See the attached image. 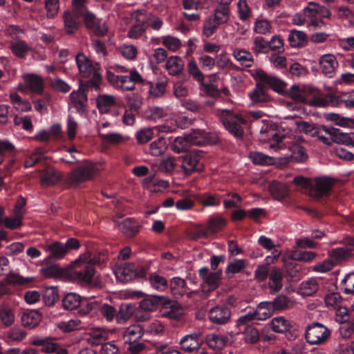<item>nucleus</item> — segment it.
I'll return each mask as SVG.
<instances>
[{
	"mask_svg": "<svg viewBox=\"0 0 354 354\" xmlns=\"http://www.w3.org/2000/svg\"><path fill=\"white\" fill-rule=\"evenodd\" d=\"M319 289V285L315 279H310L301 284V293L306 296H311Z\"/></svg>",
	"mask_w": 354,
	"mask_h": 354,
	"instance_id": "48",
	"label": "nucleus"
},
{
	"mask_svg": "<svg viewBox=\"0 0 354 354\" xmlns=\"http://www.w3.org/2000/svg\"><path fill=\"white\" fill-rule=\"evenodd\" d=\"M208 317L214 324H225L230 317V311L226 307L216 306L209 310Z\"/></svg>",
	"mask_w": 354,
	"mask_h": 354,
	"instance_id": "13",
	"label": "nucleus"
},
{
	"mask_svg": "<svg viewBox=\"0 0 354 354\" xmlns=\"http://www.w3.org/2000/svg\"><path fill=\"white\" fill-rule=\"evenodd\" d=\"M142 15L143 17L145 16V14L143 11H136L135 12L134 17L139 23L147 22L149 26L156 30L160 29L162 26L163 21L160 18L151 15L147 16L146 20H145L144 17H142Z\"/></svg>",
	"mask_w": 354,
	"mask_h": 354,
	"instance_id": "22",
	"label": "nucleus"
},
{
	"mask_svg": "<svg viewBox=\"0 0 354 354\" xmlns=\"http://www.w3.org/2000/svg\"><path fill=\"white\" fill-rule=\"evenodd\" d=\"M166 148V142L165 139L160 138L151 143L149 146V152L152 156H158L165 151Z\"/></svg>",
	"mask_w": 354,
	"mask_h": 354,
	"instance_id": "54",
	"label": "nucleus"
},
{
	"mask_svg": "<svg viewBox=\"0 0 354 354\" xmlns=\"http://www.w3.org/2000/svg\"><path fill=\"white\" fill-rule=\"evenodd\" d=\"M330 335L331 330L319 322L308 324L305 331V338L310 345H320L326 343Z\"/></svg>",
	"mask_w": 354,
	"mask_h": 354,
	"instance_id": "5",
	"label": "nucleus"
},
{
	"mask_svg": "<svg viewBox=\"0 0 354 354\" xmlns=\"http://www.w3.org/2000/svg\"><path fill=\"white\" fill-rule=\"evenodd\" d=\"M260 339L259 330L252 326L245 325V342L255 344Z\"/></svg>",
	"mask_w": 354,
	"mask_h": 354,
	"instance_id": "62",
	"label": "nucleus"
},
{
	"mask_svg": "<svg viewBox=\"0 0 354 354\" xmlns=\"http://www.w3.org/2000/svg\"><path fill=\"white\" fill-rule=\"evenodd\" d=\"M245 72L250 73L256 80L264 82L275 92L282 95H286L287 84L279 78L268 75L261 69H248L245 70Z\"/></svg>",
	"mask_w": 354,
	"mask_h": 354,
	"instance_id": "7",
	"label": "nucleus"
},
{
	"mask_svg": "<svg viewBox=\"0 0 354 354\" xmlns=\"http://www.w3.org/2000/svg\"><path fill=\"white\" fill-rule=\"evenodd\" d=\"M59 179V174L51 169L43 171L41 176V183L45 185H53L57 182Z\"/></svg>",
	"mask_w": 354,
	"mask_h": 354,
	"instance_id": "58",
	"label": "nucleus"
},
{
	"mask_svg": "<svg viewBox=\"0 0 354 354\" xmlns=\"http://www.w3.org/2000/svg\"><path fill=\"white\" fill-rule=\"evenodd\" d=\"M191 146V143L187 135L185 137L176 138L171 145V149L174 151L179 153L188 151Z\"/></svg>",
	"mask_w": 354,
	"mask_h": 354,
	"instance_id": "47",
	"label": "nucleus"
},
{
	"mask_svg": "<svg viewBox=\"0 0 354 354\" xmlns=\"http://www.w3.org/2000/svg\"><path fill=\"white\" fill-rule=\"evenodd\" d=\"M291 151V157L297 162H303L308 159L306 149L298 144H292L289 147Z\"/></svg>",
	"mask_w": 354,
	"mask_h": 354,
	"instance_id": "46",
	"label": "nucleus"
},
{
	"mask_svg": "<svg viewBox=\"0 0 354 354\" xmlns=\"http://www.w3.org/2000/svg\"><path fill=\"white\" fill-rule=\"evenodd\" d=\"M227 341V337L214 333L208 334L205 337L207 346L213 350L222 349L225 346Z\"/></svg>",
	"mask_w": 354,
	"mask_h": 354,
	"instance_id": "27",
	"label": "nucleus"
},
{
	"mask_svg": "<svg viewBox=\"0 0 354 354\" xmlns=\"http://www.w3.org/2000/svg\"><path fill=\"white\" fill-rule=\"evenodd\" d=\"M330 129H333L332 127L322 125L318 129L319 133L316 134L320 141L328 146L331 145L332 142V131Z\"/></svg>",
	"mask_w": 354,
	"mask_h": 354,
	"instance_id": "60",
	"label": "nucleus"
},
{
	"mask_svg": "<svg viewBox=\"0 0 354 354\" xmlns=\"http://www.w3.org/2000/svg\"><path fill=\"white\" fill-rule=\"evenodd\" d=\"M269 191L272 196L279 201L283 200L288 194L287 186L285 184L277 182H272L270 185Z\"/></svg>",
	"mask_w": 354,
	"mask_h": 354,
	"instance_id": "36",
	"label": "nucleus"
},
{
	"mask_svg": "<svg viewBox=\"0 0 354 354\" xmlns=\"http://www.w3.org/2000/svg\"><path fill=\"white\" fill-rule=\"evenodd\" d=\"M187 71L197 82H203L204 80V75L194 59H191L188 62Z\"/></svg>",
	"mask_w": 354,
	"mask_h": 354,
	"instance_id": "63",
	"label": "nucleus"
},
{
	"mask_svg": "<svg viewBox=\"0 0 354 354\" xmlns=\"http://www.w3.org/2000/svg\"><path fill=\"white\" fill-rule=\"evenodd\" d=\"M134 306L131 304H122L120 306L119 312L116 315L118 324L125 323L132 316Z\"/></svg>",
	"mask_w": 354,
	"mask_h": 354,
	"instance_id": "39",
	"label": "nucleus"
},
{
	"mask_svg": "<svg viewBox=\"0 0 354 354\" xmlns=\"http://www.w3.org/2000/svg\"><path fill=\"white\" fill-rule=\"evenodd\" d=\"M43 300L46 306H53L58 299V291L56 287H46L43 290Z\"/></svg>",
	"mask_w": 354,
	"mask_h": 354,
	"instance_id": "43",
	"label": "nucleus"
},
{
	"mask_svg": "<svg viewBox=\"0 0 354 354\" xmlns=\"http://www.w3.org/2000/svg\"><path fill=\"white\" fill-rule=\"evenodd\" d=\"M15 313L8 304L0 305V320L5 326H10L15 322Z\"/></svg>",
	"mask_w": 354,
	"mask_h": 354,
	"instance_id": "34",
	"label": "nucleus"
},
{
	"mask_svg": "<svg viewBox=\"0 0 354 354\" xmlns=\"http://www.w3.org/2000/svg\"><path fill=\"white\" fill-rule=\"evenodd\" d=\"M116 224L119 230L128 236H133L138 232L136 222L130 218L117 221Z\"/></svg>",
	"mask_w": 354,
	"mask_h": 354,
	"instance_id": "35",
	"label": "nucleus"
},
{
	"mask_svg": "<svg viewBox=\"0 0 354 354\" xmlns=\"http://www.w3.org/2000/svg\"><path fill=\"white\" fill-rule=\"evenodd\" d=\"M213 18L221 25L227 21L229 19V8L227 6L220 5L215 10Z\"/></svg>",
	"mask_w": 354,
	"mask_h": 354,
	"instance_id": "59",
	"label": "nucleus"
},
{
	"mask_svg": "<svg viewBox=\"0 0 354 354\" xmlns=\"http://www.w3.org/2000/svg\"><path fill=\"white\" fill-rule=\"evenodd\" d=\"M82 15L77 14L74 10V12L70 11H65L63 14V19L64 23V29L68 34L75 32L79 26V21L77 20L80 16Z\"/></svg>",
	"mask_w": 354,
	"mask_h": 354,
	"instance_id": "16",
	"label": "nucleus"
},
{
	"mask_svg": "<svg viewBox=\"0 0 354 354\" xmlns=\"http://www.w3.org/2000/svg\"><path fill=\"white\" fill-rule=\"evenodd\" d=\"M10 98L14 108L19 111H28L32 108L30 103L28 100H22L17 93H11Z\"/></svg>",
	"mask_w": 354,
	"mask_h": 354,
	"instance_id": "41",
	"label": "nucleus"
},
{
	"mask_svg": "<svg viewBox=\"0 0 354 354\" xmlns=\"http://www.w3.org/2000/svg\"><path fill=\"white\" fill-rule=\"evenodd\" d=\"M81 304L82 297L77 293L69 292L62 299V306L65 310H73L77 308Z\"/></svg>",
	"mask_w": 354,
	"mask_h": 354,
	"instance_id": "25",
	"label": "nucleus"
},
{
	"mask_svg": "<svg viewBox=\"0 0 354 354\" xmlns=\"http://www.w3.org/2000/svg\"><path fill=\"white\" fill-rule=\"evenodd\" d=\"M75 61L82 77L90 78L95 82L100 80L101 76L98 72L97 64H93L83 53H78L75 57Z\"/></svg>",
	"mask_w": 354,
	"mask_h": 354,
	"instance_id": "6",
	"label": "nucleus"
},
{
	"mask_svg": "<svg viewBox=\"0 0 354 354\" xmlns=\"http://www.w3.org/2000/svg\"><path fill=\"white\" fill-rule=\"evenodd\" d=\"M24 80L27 88L31 91L40 93L43 90L42 79L36 75L26 74L24 75Z\"/></svg>",
	"mask_w": 354,
	"mask_h": 354,
	"instance_id": "23",
	"label": "nucleus"
},
{
	"mask_svg": "<svg viewBox=\"0 0 354 354\" xmlns=\"http://www.w3.org/2000/svg\"><path fill=\"white\" fill-rule=\"evenodd\" d=\"M353 251L352 248H337L329 251V257L336 261L345 259Z\"/></svg>",
	"mask_w": 354,
	"mask_h": 354,
	"instance_id": "55",
	"label": "nucleus"
},
{
	"mask_svg": "<svg viewBox=\"0 0 354 354\" xmlns=\"http://www.w3.org/2000/svg\"><path fill=\"white\" fill-rule=\"evenodd\" d=\"M324 115L327 120L334 122L337 125L354 128V119L353 118L342 117L339 114L335 113H325Z\"/></svg>",
	"mask_w": 354,
	"mask_h": 354,
	"instance_id": "33",
	"label": "nucleus"
},
{
	"mask_svg": "<svg viewBox=\"0 0 354 354\" xmlns=\"http://www.w3.org/2000/svg\"><path fill=\"white\" fill-rule=\"evenodd\" d=\"M102 162H93L85 160L71 171L68 181L71 185L76 186L90 180L102 169Z\"/></svg>",
	"mask_w": 354,
	"mask_h": 354,
	"instance_id": "2",
	"label": "nucleus"
},
{
	"mask_svg": "<svg viewBox=\"0 0 354 354\" xmlns=\"http://www.w3.org/2000/svg\"><path fill=\"white\" fill-rule=\"evenodd\" d=\"M319 65L322 73L330 75L335 71L339 64L333 55L326 54L320 57Z\"/></svg>",
	"mask_w": 354,
	"mask_h": 354,
	"instance_id": "15",
	"label": "nucleus"
},
{
	"mask_svg": "<svg viewBox=\"0 0 354 354\" xmlns=\"http://www.w3.org/2000/svg\"><path fill=\"white\" fill-rule=\"evenodd\" d=\"M330 131H332V142L337 144L345 145L346 146H354V141L349 134L342 133L339 129L333 127Z\"/></svg>",
	"mask_w": 354,
	"mask_h": 354,
	"instance_id": "38",
	"label": "nucleus"
},
{
	"mask_svg": "<svg viewBox=\"0 0 354 354\" xmlns=\"http://www.w3.org/2000/svg\"><path fill=\"white\" fill-rule=\"evenodd\" d=\"M12 53L17 57H24L30 50L29 45L24 40H13L10 43Z\"/></svg>",
	"mask_w": 354,
	"mask_h": 354,
	"instance_id": "32",
	"label": "nucleus"
},
{
	"mask_svg": "<svg viewBox=\"0 0 354 354\" xmlns=\"http://www.w3.org/2000/svg\"><path fill=\"white\" fill-rule=\"evenodd\" d=\"M268 287L271 293L279 292L283 286V272L279 267L272 268L268 275Z\"/></svg>",
	"mask_w": 354,
	"mask_h": 354,
	"instance_id": "12",
	"label": "nucleus"
},
{
	"mask_svg": "<svg viewBox=\"0 0 354 354\" xmlns=\"http://www.w3.org/2000/svg\"><path fill=\"white\" fill-rule=\"evenodd\" d=\"M109 333L102 328H95L89 333L88 342L94 345H98L108 339Z\"/></svg>",
	"mask_w": 354,
	"mask_h": 354,
	"instance_id": "40",
	"label": "nucleus"
},
{
	"mask_svg": "<svg viewBox=\"0 0 354 354\" xmlns=\"http://www.w3.org/2000/svg\"><path fill=\"white\" fill-rule=\"evenodd\" d=\"M249 158L255 165H270L274 163L273 158L257 151L250 152Z\"/></svg>",
	"mask_w": 354,
	"mask_h": 354,
	"instance_id": "45",
	"label": "nucleus"
},
{
	"mask_svg": "<svg viewBox=\"0 0 354 354\" xmlns=\"http://www.w3.org/2000/svg\"><path fill=\"white\" fill-rule=\"evenodd\" d=\"M149 280L151 286L156 290L162 291L165 290L167 286V282L165 277L156 273L151 274Z\"/></svg>",
	"mask_w": 354,
	"mask_h": 354,
	"instance_id": "56",
	"label": "nucleus"
},
{
	"mask_svg": "<svg viewBox=\"0 0 354 354\" xmlns=\"http://www.w3.org/2000/svg\"><path fill=\"white\" fill-rule=\"evenodd\" d=\"M274 310H286L295 306V301L284 295H278L272 301H270Z\"/></svg>",
	"mask_w": 354,
	"mask_h": 354,
	"instance_id": "24",
	"label": "nucleus"
},
{
	"mask_svg": "<svg viewBox=\"0 0 354 354\" xmlns=\"http://www.w3.org/2000/svg\"><path fill=\"white\" fill-rule=\"evenodd\" d=\"M271 328L276 333H283L289 330L290 324L284 317H278L272 319Z\"/></svg>",
	"mask_w": 354,
	"mask_h": 354,
	"instance_id": "44",
	"label": "nucleus"
},
{
	"mask_svg": "<svg viewBox=\"0 0 354 354\" xmlns=\"http://www.w3.org/2000/svg\"><path fill=\"white\" fill-rule=\"evenodd\" d=\"M283 96L290 97L295 102L303 103V102H304L303 86L292 85L288 91L286 90V95H283Z\"/></svg>",
	"mask_w": 354,
	"mask_h": 354,
	"instance_id": "53",
	"label": "nucleus"
},
{
	"mask_svg": "<svg viewBox=\"0 0 354 354\" xmlns=\"http://www.w3.org/2000/svg\"><path fill=\"white\" fill-rule=\"evenodd\" d=\"M70 99L72 104L76 108L77 111L82 113L87 101V95L85 91L79 88L77 91L72 92L70 94Z\"/></svg>",
	"mask_w": 354,
	"mask_h": 354,
	"instance_id": "19",
	"label": "nucleus"
},
{
	"mask_svg": "<svg viewBox=\"0 0 354 354\" xmlns=\"http://www.w3.org/2000/svg\"><path fill=\"white\" fill-rule=\"evenodd\" d=\"M339 334L344 339H349L354 335V319L348 322L340 324Z\"/></svg>",
	"mask_w": 354,
	"mask_h": 354,
	"instance_id": "64",
	"label": "nucleus"
},
{
	"mask_svg": "<svg viewBox=\"0 0 354 354\" xmlns=\"http://www.w3.org/2000/svg\"><path fill=\"white\" fill-rule=\"evenodd\" d=\"M46 250L49 252L53 259H61L67 254L66 246L64 243L55 241L46 246Z\"/></svg>",
	"mask_w": 354,
	"mask_h": 354,
	"instance_id": "31",
	"label": "nucleus"
},
{
	"mask_svg": "<svg viewBox=\"0 0 354 354\" xmlns=\"http://www.w3.org/2000/svg\"><path fill=\"white\" fill-rule=\"evenodd\" d=\"M288 41L291 47L300 48L306 44L307 37L303 31L292 30L290 32Z\"/></svg>",
	"mask_w": 354,
	"mask_h": 354,
	"instance_id": "26",
	"label": "nucleus"
},
{
	"mask_svg": "<svg viewBox=\"0 0 354 354\" xmlns=\"http://www.w3.org/2000/svg\"><path fill=\"white\" fill-rule=\"evenodd\" d=\"M217 115L221 118L225 128L234 137L242 139L243 119L241 115L235 114L228 109H218Z\"/></svg>",
	"mask_w": 354,
	"mask_h": 354,
	"instance_id": "4",
	"label": "nucleus"
},
{
	"mask_svg": "<svg viewBox=\"0 0 354 354\" xmlns=\"http://www.w3.org/2000/svg\"><path fill=\"white\" fill-rule=\"evenodd\" d=\"M215 62L216 66L221 70L229 71L236 68L225 52H222L218 55L215 59Z\"/></svg>",
	"mask_w": 354,
	"mask_h": 354,
	"instance_id": "42",
	"label": "nucleus"
},
{
	"mask_svg": "<svg viewBox=\"0 0 354 354\" xmlns=\"http://www.w3.org/2000/svg\"><path fill=\"white\" fill-rule=\"evenodd\" d=\"M57 326L64 333H68L82 328L81 322L77 319L62 321L58 322Z\"/></svg>",
	"mask_w": 354,
	"mask_h": 354,
	"instance_id": "51",
	"label": "nucleus"
},
{
	"mask_svg": "<svg viewBox=\"0 0 354 354\" xmlns=\"http://www.w3.org/2000/svg\"><path fill=\"white\" fill-rule=\"evenodd\" d=\"M338 99V95L329 94L324 97H320L318 94L315 95L314 98L311 99L309 105L317 107H326L329 105L337 106L339 105Z\"/></svg>",
	"mask_w": 354,
	"mask_h": 354,
	"instance_id": "18",
	"label": "nucleus"
},
{
	"mask_svg": "<svg viewBox=\"0 0 354 354\" xmlns=\"http://www.w3.org/2000/svg\"><path fill=\"white\" fill-rule=\"evenodd\" d=\"M100 137L108 144L116 145L129 139L127 136L118 133H110L100 135Z\"/></svg>",
	"mask_w": 354,
	"mask_h": 354,
	"instance_id": "52",
	"label": "nucleus"
},
{
	"mask_svg": "<svg viewBox=\"0 0 354 354\" xmlns=\"http://www.w3.org/2000/svg\"><path fill=\"white\" fill-rule=\"evenodd\" d=\"M115 102V97L112 95L102 94L96 98L97 106L101 113H108Z\"/></svg>",
	"mask_w": 354,
	"mask_h": 354,
	"instance_id": "20",
	"label": "nucleus"
},
{
	"mask_svg": "<svg viewBox=\"0 0 354 354\" xmlns=\"http://www.w3.org/2000/svg\"><path fill=\"white\" fill-rule=\"evenodd\" d=\"M191 145L202 146L210 142V134L204 130L194 129L187 135Z\"/></svg>",
	"mask_w": 354,
	"mask_h": 354,
	"instance_id": "17",
	"label": "nucleus"
},
{
	"mask_svg": "<svg viewBox=\"0 0 354 354\" xmlns=\"http://www.w3.org/2000/svg\"><path fill=\"white\" fill-rule=\"evenodd\" d=\"M143 335L142 328L138 324H134L127 328L124 333L126 342L129 344L138 341Z\"/></svg>",
	"mask_w": 354,
	"mask_h": 354,
	"instance_id": "30",
	"label": "nucleus"
},
{
	"mask_svg": "<svg viewBox=\"0 0 354 354\" xmlns=\"http://www.w3.org/2000/svg\"><path fill=\"white\" fill-rule=\"evenodd\" d=\"M41 318V314L37 310L26 311L21 316V322L24 326L32 328L39 324Z\"/></svg>",
	"mask_w": 354,
	"mask_h": 354,
	"instance_id": "28",
	"label": "nucleus"
},
{
	"mask_svg": "<svg viewBox=\"0 0 354 354\" xmlns=\"http://www.w3.org/2000/svg\"><path fill=\"white\" fill-rule=\"evenodd\" d=\"M185 281L178 277H173L170 282L171 290L174 295H183L185 292Z\"/></svg>",
	"mask_w": 354,
	"mask_h": 354,
	"instance_id": "57",
	"label": "nucleus"
},
{
	"mask_svg": "<svg viewBox=\"0 0 354 354\" xmlns=\"http://www.w3.org/2000/svg\"><path fill=\"white\" fill-rule=\"evenodd\" d=\"M106 77L113 86L124 91H133L136 84L142 81L141 75L135 68L131 69L129 75H116L108 71Z\"/></svg>",
	"mask_w": 354,
	"mask_h": 354,
	"instance_id": "3",
	"label": "nucleus"
},
{
	"mask_svg": "<svg viewBox=\"0 0 354 354\" xmlns=\"http://www.w3.org/2000/svg\"><path fill=\"white\" fill-rule=\"evenodd\" d=\"M274 311V310L270 301H263L260 303L256 309L257 321H263L270 318Z\"/></svg>",
	"mask_w": 354,
	"mask_h": 354,
	"instance_id": "37",
	"label": "nucleus"
},
{
	"mask_svg": "<svg viewBox=\"0 0 354 354\" xmlns=\"http://www.w3.org/2000/svg\"><path fill=\"white\" fill-rule=\"evenodd\" d=\"M201 158L199 151H193L183 157L182 168L185 173L189 174L198 169V164Z\"/></svg>",
	"mask_w": 354,
	"mask_h": 354,
	"instance_id": "14",
	"label": "nucleus"
},
{
	"mask_svg": "<svg viewBox=\"0 0 354 354\" xmlns=\"http://www.w3.org/2000/svg\"><path fill=\"white\" fill-rule=\"evenodd\" d=\"M114 274L118 281L124 283L144 276L142 269L141 268L137 269L133 263H123L117 266L114 269Z\"/></svg>",
	"mask_w": 354,
	"mask_h": 354,
	"instance_id": "9",
	"label": "nucleus"
},
{
	"mask_svg": "<svg viewBox=\"0 0 354 354\" xmlns=\"http://www.w3.org/2000/svg\"><path fill=\"white\" fill-rule=\"evenodd\" d=\"M285 138L283 131L277 129L275 125H271L261 131V140L269 143V148L275 151L284 147L282 142Z\"/></svg>",
	"mask_w": 354,
	"mask_h": 354,
	"instance_id": "8",
	"label": "nucleus"
},
{
	"mask_svg": "<svg viewBox=\"0 0 354 354\" xmlns=\"http://www.w3.org/2000/svg\"><path fill=\"white\" fill-rule=\"evenodd\" d=\"M198 274L203 283L208 286V290H212L218 286L222 270L209 272L207 267H203L198 270Z\"/></svg>",
	"mask_w": 354,
	"mask_h": 354,
	"instance_id": "11",
	"label": "nucleus"
},
{
	"mask_svg": "<svg viewBox=\"0 0 354 354\" xmlns=\"http://www.w3.org/2000/svg\"><path fill=\"white\" fill-rule=\"evenodd\" d=\"M106 259V251L100 252L97 255H93L90 251L81 254L71 263V279L81 283H90L95 274L94 266L104 262Z\"/></svg>",
	"mask_w": 354,
	"mask_h": 354,
	"instance_id": "1",
	"label": "nucleus"
},
{
	"mask_svg": "<svg viewBox=\"0 0 354 354\" xmlns=\"http://www.w3.org/2000/svg\"><path fill=\"white\" fill-rule=\"evenodd\" d=\"M250 97L254 102H267L269 96L266 92L265 87L260 84H257L255 89L250 93Z\"/></svg>",
	"mask_w": 354,
	"mask_h": 354,
	"instance_id": "49",
	"label": "nucleus"
},
{
	"mask_svg": "<svg viewBox=\"0 0 354 354\" xmlns=\"http://www.w3.org/2000/svg\"><path fill=\"white\" fill-rule=\"evenodd\" d=\"M197 338L198 335L196 333L185 335L180 341L182 349L189 353L197 349L199 347Z\"/></svg>",
	"mask_w": 354,
	"mask_h": 354,
	"instance_id": "29",
	"label": "nucleus"
},
{
	"mask_svg": "<svg viewBox=\"0 0 354 354\" xmlns=\"http://www.w3.org/2000/svg\"><path fill=\"white\" fill-rule=\"evenodd\" d=\"M165 68L169 75H177L183 71L184 62L178 56H171L166 62Z\"/></svg>",
	"mask_w": 354,
	"mask_h": 354,
	"instance_id": "21",
	"label": "nucleus"
},
{
	"mask_svg": "<svg viewBox=\"0 0 354 354\" xmlns=\"http://www.w3.org/2000/svg\"><path fill=\"white\" fill-rule=\"evenodd\" d=\"M161 39L163 46L172 52L178 50L181 46L180 40L177 37L167 35L162 37Z\"/></svg>",
	"mask_w": 354,
	"mask_h": 354,
	"instance_id": "61",
	"label": "nucleus"
},
{
	"mask_svg": "<svg viewBox=\"0 0 354 354\" xmlns=\"http://www.w3.org/2000/svg\"><path fill=\"white\" fill-rule=\"evenodd\" d=\"M335 183L334 179L327 176L315 178L310 186V196L315 198H320L328 195Z\"/></svg>",
	"mask_w": 354,
	"mask_h": 354,
	"instance_id": "10",
	"label": "nucleus"
},
{
	"mask_svg": "<svg viewBox=\"0 0 354 354\" xmlns=\"http://www.w3.org/2000/svg\"><path fill=\"white\" fill-rule=\"evenodd\" d=\"M297 126L300 131H302L311 137H316V134L319 133L318 129L320 127L306 121L297 122Z\"/></svg>",
	"mask_w": 354,
	"mask_h": 354,
	"instance_id": "50",
	"label": "nucleus"
}]
</instances>
